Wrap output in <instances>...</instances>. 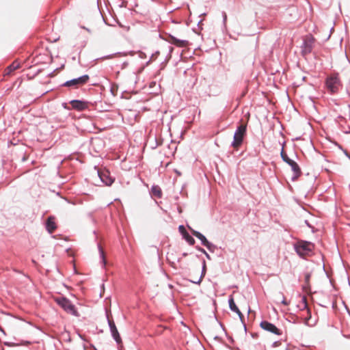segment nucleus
I'll list each match as a JSON object with an SVG mask.
<instances>
[{
    "label": "nucleus",
    "mask_w": 350,
    "mask_h": 350,
    "mask_svg": "<svg viewBox=\"0 0 350 350\" xmlns=\"http://www.w3.org/2000/svg\"><path fill=\"white\" fill-rule=\"evenodd\" d=\"M170 42L178 47H187L189 46V42L186 40H180L174 36H170Z\"/></svg>",
    "instance_id": "9b49d317"
},
{
    "label": "nucleus",
    "mask_w": 350,
    "mask_h": 350,
    "mask_svg": "<svg viewBox=\"0 0 350 350\" xmlns=\"http://www.w3.org/2000/svg\"><path fill=\"white\" fill-rule=\"evenodd\" d=\"M201 280H202V277L200 278V279H199L198 282H200Z\"/></svg>",
    "instance_id": "bb28decb"
},
{
    "label": "nucleus",
    "mask_w": 350,
    "mask_h": 350,
    "mask_svg": "<svg viewBox=\"0 0 350 350\" xmlns=\"http://www.w3.org/2000/svg\"><path fill=\"white\" fill-rule=\"evenodd\" d=\"M310 277L311 274L310 273L305 274V283H307L308 284H310Z\"/></svg>",
    "instance_id": "6ab92c4d"
},
{
    "label": "nucleus",
    "mask_w": 350,
    "mask_h": 350,
    "mask_svg": "<svg viewBox=\"0 0 350 350\" xmlns=\"http://www.w3.org/2000/svg\"><path fill=\"white\" fill-rule=\"evenodd\" d=\"M280 344H281L280 342L277 341V342H275L273 345V347H278V346L280 345Z\"/></svg>",
    "instance_id": "b1692460"
},
{
    "label": "nucleus",
    "mask_w": 350,
    "mask_h": 350,
    "mask_svg": "<svg viewBox=\"0 0 350 350\" xmlns=\"http://www.w3.org/2000/svg\"><path fill=\"white\" fill-rule=\"evenodd\" d=\"M89 80V76L88 75H85L81 76L77 79H74L70 81H66L64 85L66 87L73 86L75 88H79V86L83 85L85 84Z\"/></svg>",
    "instance_id": "423d86ee"
},
{
    "label": "nucleus",
    "mask_w": 350,
    "mask_h": 350,
    "mask_svg": "<svg viewBox=\"0 0 350 350\" xmlns=\"http://www.w3.org/2000/svg\"><path fill=\"white\" fill-rule=\"evenodd\" d=\"M58 304L68 313L77 315V312L75 306L66 298H60L57 299Z\"/></svg>",
    "instance_id": "39448f33"
},
{
    "label": "nucleus",
    "mask_w": 350,
    "mask_h": 350,
    "mask_svg": "<svg viewBox=\"0 0 350 350\" xmlns=\"http://www.w3.org/2000/svg\"><path fill=\"white\" fill-rule=\"evenodd\" d=\"M281 157L284 161H285L286 163H288L292 168V170L294 172V177L293 179H297L299 176H301V170L297 165V163L294 161L293 160L291 159L286 152H284V149L281 151Z\"/></svg>",
    "instance_id": "7ed1b4c3"
},
{
    "label": "nucleus",
    "mask_w": 350,
    "mask_h": 350,
    "mask_svg": "<svg viewBox=\"0 0 350 350\" xmlns=\"http://www.w3.org/2000/svg\"><path fill=\"white\" fill-rule=\"evenodd\" d=\"M306 312H307V314H308V317L305 318V321H304V323H305V324H306V325H309L308 321H309V319H310V317H311L310 312V310H309L308 309H307V310H306Z\"/></svg>",
    "instance_id": "a211bd4d"
},
{
    "label": "nucleus",
    "mask_w": 350,
    "mask_h": 350,
    "mask_svg": "<svg viewBox=\"0 0 350 350\" xmlns=\"http://www.w3.org/2000/svg\"><path fill=\"white\" fill-rule=\"evenodd\" d=\"M229 306L232 311L238 310V307L236 306L232 297H231L229 299Z\"/></svg>",
    "instance_id": "dca6fc26"
},
{
    "label": "nucleus",
    "mask_w": 350,
    "mask_h": 350,
    "mask_svg": "<svg viewBox=\"0 0 350 350\" xmlns=\"http://www.w3.org/2000/svg\"><path fill=\"white\" fill-rule=\"evenodd\" d=\"M21 68V63L15 60L12 64L8 66L4 70V76H10L13 74L14 71Z\"/></svg>",
    "instance_id": "1a4fd4ad"
},
{
    "label": "nucleus",
    "mask_w": 350,
    "mask_h": 350,
    "mask_svg": "<svg viewBox=\"0 0 350 350\" xmlns=\"http://www.w3.org/2000/svg\"><path fill=\"white\" fill-rule=\"evenodd\" d=\"M108 322H109V327H110V330H111V334L114 338V340L118 343V344H120L122 342V339L120 338V336L118 333V331L116 328V326L113 322V321L112 319H110L108 318Z\"/></svg>",
    "instance_id": "6e6552de"
},
{
    "label": "nucleus",
    "mask_w": 350,
    "mask_h": 350,
    "mask_svg": "<svg viewBox=\"0 0 350 350\" xmlns=\"http://www.w3.org/2000/svg\"><path fill=\"white\" fill-rule=\"evenodd\" d=\"M245 132L246 124H241L238 126L234 135V141L232 144L234 148L237 149L241 145Z\"/></svg>",
    "instance_id": "f03ea898"
},
{
    "label": "nucleus",
    "mask_w": 350,
    "mask_h": 350,
    "mask_svg": "<svg viewBox=\"0 0 350 350\" xmlns=\"http://www.w3.org/2000/svg\"><path fill=\"white\" fill-rule=\"evenodd\" d=\"M191 232L196 237H197L198 239H199L201 241L202 244L203 245L206 247L208 249L211 248V243H209V241L206 239V238L202 234H201L200 232H199L198 231L193 230H191Z\"/></svg>",
    "instance_id": "f8f14e48"
},
{
    "label": "nucleus",
    "mask_w": 350,
    "mask_h": 350,
    "mask_svg": "<svg viewBox=\"0 0 350 350\" xmlns=\"http://www.w3.org/2000/svg\"><path fill=\"white\" fill-rule=\"evenodd\" d=\"M297 253L301 257L311 255L314 245L312 243L306 241H299L295 245Z\"/></svg>",
    "instance_id": "f257e3e1"
},
{
    "label": "nucleus",
    "mask_w": 350,
    "mask_h": 350,
    "mask_svg": "<svg viewBox=\"0 0 350 350\" xmlns=\"http://www.w3.org/2000/svg\"><path fill=\"white\" fill-rule=\"evenodd\" d=\"M282 303L285 305V306H287L288 304V301H286V299H284L282 301Z\"/></svg>",
    "instance_id": "5701e85b"
},
{
    "label": "nucleus",
    "mask_w": 350,
    "mask_h": 350,
    "mask_svg": "<svg viewBox=\"0 0 350 350\" xmlns=\"http://www.w3.org/2000/svg\"><path fill=\"white\" fill-rule=\"evenodd\" d=\"M202 251L204 253L206 254L204 250H203V249H202Z\"/></svg>",
    "instance_id": "a878e982"
},
{
    "label": "nucleus",
    "mask_w": 350,
    "mask_h": 350,
    "mask_svg": "<svg viewBox=\"0 0 350 350\" xmlns=\"http://www.w3.org/2000/svg\"><path fill=\"white\" fill-rule=\"evenodd\" d=\"M99 250H100V256L103 258V262H104V264H105V258L104 251L100 246H99Z\"/></svg>",
    "instance_id": "aec40b11"
},
{
    "label": "nucleus",
    "mask_w": 350,
    "mask_h": 350,
    "mask_svg": "<svg viewBox=\"0 0 350 350\" xmlns=\"http://www.w3.org/2000/svg\"><path fill=\"white\" fill-rule=\"evenodd\" d=\"M180 232L183 234V235L184 236V231H183V229H181L180 230Z\"/></svg>",
    "instance_id": "393cba45"
},
{
    "label": "nucleus",
    "mask_w": 350,
    "mask_h": 350,
    "mask_svg": "<svg viewBox=\"0 0 350 350\" xmlns=\"http://www.w3.org/2000/svg\"><path fill=\"white\" fill-rule=\"evenodd\" d=\"M46 228L49 233H53L55 230L57 226L53 217L51 216L47 219Z\"/></svg>",
    "instance_id": "4468645a"
},
{
    "label": "nucleus",
    "mask_w": 350,
    "mask_h": 350,
    "mask_svg": "<svg viewBox=\"0 0 350 350\" xmlns=\"http://www.w3.org/2000/svg\"><path fill=\"white\" fill-rule=\"evenodd\" d=\"M303 289L304 291L308 292L310 290V284H308H308L305 283L303 285Z\"/></svg>",
    "instance_id": "412c9836"
},
{
    "label": "nucleus",
    "mask_w": 350,
    "mask_h": 350,
    "mask_svg": "<svg viewBox=\"0 0 350 350\" xmlns=\"http://www.w3.org/2000/svg\"><path fill=\"white\" fill-rule=\"evenodd\" d=\"M260 327L262 329H263L267 332H271L274 334H276V335L282 334V332L280 329H278L273 324H272L268 321H262L260 323Z\"/></svg>",
    "instance_id": "0eeeda50"
},
{
    "label": "nucleus",
    "mask_w": 350,
    "mask_h": 350,
    "mask_svg": "<svg viewBox=\"0 0 350 350\" xmlns=\"http://www.w3.org/2000/svg\"><path fill=\"white\" fill-rule=\"evenodd\" d=\"M340 85V81L339 78L336 76H330L326 80L327 88L332 92L336 93L338 92Z\"/></svg>",
    "instance_id": "20e7f679"
},
{
    "label": "nucleus",
    "mask_w": 350,
    "mask_h": 350,
    "mask_svg": "<svg viewBox=\"0 0 350 350\" xmlns=\"http://www.w3.org/2000/svg\"><path fill=\"white\" fill-rule=\"evenodd\" d=\"M234 312L238 314V315L239 316L240 318H242L243 317V314L241 312V311L239 310V308H238V310L234 311Z\"/></svg>",
    "instance_id": "4be33fe9"
},
{
    "label": "nucleus",
    "mask_w": 350,
    "mask_h": 350,
    "mask_svg": "<svg viewBox=\"0 0 350 350\" xmlns=\"http://www.w3.org/2000/svg\"><path fill=\"white\" fill-rule=\"evenodd\" d=\"M70 104L72 107L78 111H83L88 108V103L78 100H73L70 101Z\"/></svg>",
    "instance_id": "9d476101"
},
{
    "label": "nucleus",
    "mask_w": 350,
    "mask_h": 350,
    "mask_svg": "<svg viewBox=\"0 0 350 350\" xmlns=\"http://www.w3.org/2000/svg\"><path fill=\"white\" fill-rule=\"evenodd\" d=\"M98 176L100 178L101 180L107 185H111L113 182V180L111 177H109V172L107 171L98 172Z\"/></svg>",
    "instance_id": "ddd939ff"
},
{
    "label": "nucleus",
    "mask_w": 350,
    "mask_h": 350,
    "mask_svg": "<svg viewBox=\"0 0 350 350\" xmlns=\"http://www.w3.org/2000/svg\"><path fill=\"white\" fill-rule=\"evenodd\" d=\"M183 229L184 231V238L185 240L191 245L195 244V239L190 236L188 232L186 231L183 226H179V230Z\"/></svg>",
    "instance_id": "2eb2a0df"
},
{
    "label": "nucleus",
    "mask_w": 350,
    "mask_h": 350,
    "mask_svg": "<svg viewBox=\"0 0 350 350\" xmlns=\"http://www.w3.org/2000/svg\"><path fill=\"white\" fill-rule=\"evenodd\" d=\"M152 192L153 193L158 196V197H160L161 196V191L160 190L159 188L158 187H153L152 188Z\"/></svg>",
    "instance_id": "f3484780"
}]
</instances>
